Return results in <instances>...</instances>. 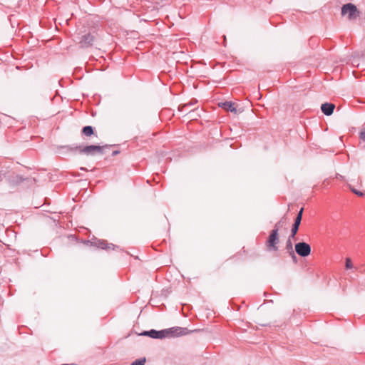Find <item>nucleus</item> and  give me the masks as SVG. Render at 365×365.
<instances>
[{
	"label": "nucleus",
	"mask_w": 365,
	"mask_h": 365,
	"mask_svg": "<svg viewBox=\"0 0 365 365\" xmlns=\"http://www.w3.org/2000/svg\"><path fill=\"white\" fill-rule=\"evenodd\" d=\"M108 148H109V145H108L103 146L91 145L85 147H83L81 145L76 147H67L68 150L71 152L78 150L80 153L85 154L87 155H94L96 153L103 154L104 149Z\"/></svg>",
	"instance_id": "obj_1"
},
{
	"label": "nucleus",
	"mask_w": 365,
	"mask_h": 365,
	"mask_svg": "<svg viewBox=\"0 0 365 365\" xmlns=\"http://www.w3.org/2000/svg\"><path fill=\"white\" fill-rule=\"evenodd\" d=\"M192 331H189L187 328L175 327L166 329H163L164 338L178 337L188 334Z\"/></svg>",
	"instance_id": "obj_2"
},
{
	"label": "nucleus",
	"mask_w": 365,
	"mask_h": 365,
	"mask_svg": "<svg viewBox=\"0 0 365 365\" xmlns=\"http://www.w3.org/2000/svg\"><path fill=\"white\" fill-rule=\"evenodd\" d=\"M278 232V225H275L267 241V246L269 250L277 251L278 250L277 246L279 242Z\"/></svg>",
	"instance_id": "obj_3"
},
{
	"label": "nucleus",
	"mask_w": 365,
	"mask_h": 365,
	"mask_svg": "<svg viewBox=\"0 0 365 365\" xmlns=\"http://www.w3.org/2000/svg\"><path fill=\"white\" fill-rule=\"evenodd\" d=\"M359 12L357 10V8L353 4L349 3L344 4L341 8V14L343 16L348 15V18L349 20H353L356 19L359 16Z\"/></svg>",
	"instance_id": "obj_4"
},
{
	"label": "nucleus",
	"mask_w": 365,
	"mask_h": 365,
	"mask_svg": "<svg viewBox=\"0 0 365 365\" xmlns=\"http://www.w3.org/2000/svg\"><path fill=\"white\" fill-rule=\"evenodd\" d=\"M295 251L301 257H307L311 253V247L307 242H298L295 245Z\"/></svg>",
	"instance_id": "obj_5"
},
{
	"label": "nucleus",
	"mask_w": 365,
	"mask_h": 365,
	"mask_svg": "<svg viewBox=\"0 0 365 365\" xmlns=\"http://www.w3.org/2000/svg\"><path fill=\"white\" fill-rule=\"evenodd\" d=\"M94 36L91 34H87L81 37L79 43L82 48H86L92 46Z\"/></svg>",
	"instance_id": "obj_6"
},
{
	"label": "nucleus",
	"mask_w": 365,
	"mask_h": 365,
	"mask_svg": "<svg viewBox=\"0 0 365 365\" xmlns=\"http://www.w3.org/2000/svg\"><path fill=\"white\" fill-rule=\"evenodd\" d=\"M140 336H148L153 339H164L163 330L157 331L151 329L150 331H144L140 334Z\"/></svg>",
	"instance_id": "obj_7"
},
{
	"label": "nucleus",
	"mask_w": 365,
	"mask_h": 365,
	"mask_svg": "<svg viewBox=\"0 0 365 365\" xmlns=\"http://www.w3.org/2000/svg\"><path fill=\"white\" fill-rule=\"evenodd\" d=\"M303 210H304V209L301 208V210L298 212V214L294 220V224L292 225V232H293V235H296L297 233L299 227L301 224L302 215H303Z\"/></svg>",
	"instance_id": "obj_8"
},
{
	"label": "nucleus",
	"mask_w": 365,
	"mask_h": 365,
	"mask_svg": "<svg viewBox=\"0 0 365 365\" xmlns=\"http://www.w3.org/2000/svg\"><path fill=\"white\" fill-rule=\"evenodd\" d=\"M335 108V106L331 103H325L322 104L321 110L322 113L326 115H331Z\"/></svg>",
	"instance_id": "obj_9"
},
{
	"label": "nucleus",
	"mask_w": 365,
	"mask_h": 365,
	"mask_svg": "<svg viewBox=\"0 0 365 365\" xmlns=\"http://www.w3.org/2000/svg\"><path fill=\"white\" fill-rule=\"evenodd\" d=\"M219 106L226 110H230V112L234 113H237V108L235 106V104L230 101L220 103Z\"/></svg>",
	"instance_id": "obj_10"
},
{
	"label": "nucleus",
	"mask_w": 365,
	"mask_h": 365,
	"mask_svg": "<svg viewBox=\"0 0 365 365\" xmlns=\"http://www.w3.org/2000/svg\"><path fill=\"white\" fill-rule=\"evenodd\" d=\"M83 133L86 136H91L93 134V129L92 126L87 125L83 127L82 130Z\"/></svg>",
	"instance_id": "obj_11"
},
{
	"label": "nucleus",
	"mask_w": 365,
	"mask_h": 365,
	"mask_svg": "<svg viewBox=\"0 0 365 365\" xmlns=\"http://www.w3.org/2000/svg\"><path fill=\"white\" fill-rule=\"evenodd\" d=\"M286 250H287V252L289 255H294V250H293L292 242L290 239H288V240L287 241Z\"/></svg>",
	"instance_id": "obj_12"
},
{
	"label": "nucleus",
	"mask_w": 365,
	"mask_h": 365,
	"mask_svg": "<svg viewBox=\"0 0 365 365\" xmlns=\"http://www.w3.org/2000/svg\"><path fill=\"white\" fill-rule=\"evenodd\" d=\"M145 363V359H139L133 361L132 365H144Z\"/></svg>",
	"instance_id": "obj_13"
},
{
	"label": "nucleus",
	"mask_w": 365,
	"mask_h": 365,
	"mask_svg": "<svg viewBox=\"0 0 365 365\" xmlns=\"http://www.w3.org/2000/svg\"><path fill=\"white\" fill-rule=\"evenodd\" d=\"M108 245V242L106 241H104V240H100L98 242V247L101 248V249H107L106 246Z\"/></svg>",
	"instance_id": "obj_14"
},
{
	"label": "nucleus",
	"mask_w": 365,
	"mask_h": 365,
	"mask_svg": "<svg viewBox=\"0 0 365 365\" xmlns=\"http://www.w3.org/2000/svg\"><path fill=\"white\" fill-rule=\"evenodd\" d=\"M346 269H351L353 267L352 262L349 258L346 259Z\"/></svg>",
	"instance_id": "obj_15"
},
{
	"label": "nucleus",
	"mask_w": 365,
	"mask_h": 365,
	"mask_svg": "<svg viewBox=\"0 0 365 365\" xmlns=\"http://www.w3.org/2000/svg\"><path fill=\"white\" fill-rule=\"evenodd\" d=\"M197 101L195 100H193V101H191L190 103H187V104H185L182 106H180L179 107V109L181 110V108L182 109L184 108H186V107H188L190 106H192L194 105Z\"/></svg>",
	"instance_id": "obj_16"
},
{
	"label": "nucleus",
	"mask_w": 365,
	"mask_h": 365,
	"mask_svg": "<svg viewBox=\"0 0 365 365\" xmlns=\"http://www.w3.org/2000/svg\"><path fill=\"white\" fill-rule=\"evenodd\" d=\"M359 138L362 140L365 141V128H363L359 133Z\"/></svg>",
	"instance_id": "obj_17"
},
{
	"label": "nucleus",
	"mask_w": 365,
	"mask_h": 365,
	"mask_svg": "<svg viewBox=\"0 0 365 365\" xmlns=\"http://www.w3.org/2000/svg\"><path fill=\"white\" fill-rule=\"evenodd\" d=\"M351 190H352V192H353L354 193H355V194H356V195H357L358 196H363V195H364V193H363L362 192L359 191V190H356V189H352Z\"/></svg>",
	"instance_id": "obj_18"
},
{
	"label": "nucleus",
	"mask_w": 365,
	"mask_h": 365,
	"mask_svg": "<svg viewBox=\"0 0 365 365\" xmlns=\"http://www.w3.org/2000/svg\"><path fill=\"white\" fill-rule=\"evenodd\" d=\"M107 249L106 250H115V247H117V246H115V245L113 244H108L106 246Z\"/></svg>",
	"instance_id": "obj_19"
},
{
	"label": "nucleus",
	"mask_w": 365,
	"mask_h": 365,
	"mask_svg": "<svg viewBox=\"0 0 365 365\" xmlns=\"http://www.w3.org/2000/svg\"><path fill=\"white\" fill-rule=\"evenodd\" d=\"M289 255L292 257V259H293L294 262H296V261H297V257H296V255H295V253H294V255Z\"/></svg>",
	"instance_id": "obj_20"
},
{
	"label": "nucleus",
	"mask_w": 365,
	"mask_h": 365,
	"mask_svg": "<svg viewBox=\"0 0 365 365\" xmlns=\"http://www.w3.org/2000/svg\"><path fill=\"white\" fill-rule=\"evenodd\" d=\"M118 153H119L118 150H115V151L113 152L112 155L115 156V155H118Z\"/></svg>",
	"instance_id": "obj_21"
},
{
	"label": "nucleus",
	"mask_w": 365,
	"mask_h": 365,
	"mask_svg": "<svg viewBox=\"0 0 365 365\" xmlns=\"http://www.w3.org/2000/svg\"><path fill=\"white\" fill-rule=\"evenodd\" d=\"M295 235H293V232L291 231V235H290V236H289V239H290V240H291V238H294Z\"/></svg>",
	"instance_id": "obj_22"
},
{
	"label": "nucleus",
	"mask_w": 365,
	"mask_h": 365,
	"mask_svg": "<svg viewBox=\"0 0 365 365\" xmlns=\"http://www.w3.org/2000/svg\"><path fill=\"white\" fill-rule=\"evenodd\" d=\"M281 221L278 222L277 223H276L275 225H278V227L279 229L281 227Z\"/></svg>",
	"instance_id": "obj_23"
},
{
	"label": "nucleus",
	"mask_w": 365,
	"mask_h": 365,
	"mask_svg": "<svg viewBox=\"0 0 365 365\" xmlns=\"http://www.w3.org/2000/svg\"><path fill=\"white\" fill-rule=\"evenodd\" d=\"M81 170H85L86 169L84 168H81Z\"/></svg>",
	"instance_id": "obj_24"
}]
</instances>
